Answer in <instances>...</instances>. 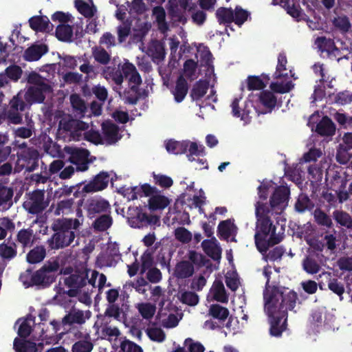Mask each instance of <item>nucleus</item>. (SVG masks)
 <instances>
[{
  "instance_id": "1",
  "label": "nucleus",
  "mask_w": 352,
  "mask_h": 352,
  "mask_svg": "<svg viewBox=\"0 0 352 352\" xmlns=\"http://www.w3.org/2000/svg\"><path fill=\"white\" fill-rule=\"evenodd\" d=\"M258 190L259 199L255 204L257 221L254 239L257 249L264 254L270 246L283 239V227L273 225L269 217L274 213H281L286 208L289 190L285 186L276 187L271 180L263 181Z\"/></svg>"
},
{
  "instance_id": "2",
  "label": "nucleus",
  "mask_w": 352,
  "mask_h": 352,
  "mask_svg": "<svg viewBox=\"0 0 352 352\" xmlns=\"http://www.w3.org/2000/svg\"><path fill=\"white\" fill-rule=\"evenodd\" d=\"M271 274V267H265L263 270V274L267 278L264 292L265 310L270 318L271 334L278 336L285 329L286 311L294 308L297 296L294 292L285 287L274 288L270 291Z\"/></svg>"
},
{
  "instance_id": "3",
  "label": "nucleus",
  "mask_w": 352,
  "mask_h": 352,
  "mask_svg": "<svg viewBox=\"0 0 352 352\" xmlns=\"http://www.w3.org/2000/svg\"><path fill=\"white\" fill-rule=\"evenodd\" d=\"M80 225L78 219H58L54 221L52 228L54 234L48 239L51 249L58 250L71 245L76 234L75 231Z\"/></svg>"
},
{
  "instance_id": "4",
  "label": "nucleus",
  "mask_w": 352,
  "mask_h": 352,
  "mask_svg": "<svg viewBox=\"0 0 352 352\" xmlns=\"http://www.w3.org/2000/svg\"><path fill=\"white\" fill-rule=\"evenodd\" d=\"M138 195L148 197V208L151 211H162L170 204L172 201L156 187L148 184L133 187V199L137 198Z\"/></svg>"
},
{
  "instance_id": "5",
  "label": "nucleus",
  "mask_w": 352,
  "mask_h": 352,
  "mask_svg": "<svg viewBox=\"0 0 352 352\" xmlns=\"http://www.w3.org/2000/svg\"><path fill=\"white\" fill-rule=\"evenodd\" d=\"M87 268L74 269L69 266L63 267L60 274L67 276L63 278L64 285L69 288L65 293L69 297H76L80 294L81 289L87 285Z\"/></svg>"
},
{
  "instance_id": "6",
  "label": "nucleus",
  "mask_w": 352,
  "mask_h": 352,
  "mask_svg": "<svg viewBox=\"0 0 352 352\" xmlns=\"http://www.w3.org/2000/svg\"><path fill=\"white\" fill-rule=\"evenodd\" d=\"M60 264L57 260H50L39 270L34 272V286L47 287L50 286L56 278L55 273L59 270Z\"/></svg>"
},
{
  "instance_id": "7",
  "label": "nucleus",
  "mask_w": 352,
  "mask_h": 352,
  "mask_svg": "<svg viewBox=\"0 0 352 352\" xmlns=\"http://www.w3.org/2000/svg\"><path fill=\"white\" fill-rule=\"evenodd\" d=\"M29 103L25 99V95L21 92L10 100L9 109L7 111V118L12 124H19L22 123L23 117L20 112L30 108Z\"/></svg>"
},
{
  "instance_id": "8",
  "label": "nucleus",
  "mask_w": 352,
  "mask_h": 352,
  "mask_svg": "<svg viewBox=\"0 0 352 352\" xmlns=\"http://www.w3.org/2000/svg\"><path fill=\"white\" fill-rule=\"evenodd\" d=\"M110 175L107 172L100 171L98 174L93 177L88 183L81 182L77 186L79 189L82 186L80 190H76L74 193V197L83 193H93L105 189L109 184Z\"/></svg>"
},
{
  "instance_id": "9",
  "label": "nucleus",
  "mask_w": 352,
  "mask_h": 352,
  "mask_svg": "<svg viewBox=\"0 0 352 352\" xmlns=\"http://www.w3.org/2000/svg\"><path fill=\"white\" fill-rule=\"evenodd\" d=\"M64 150L69 155V161L76 166V171L84 172L88 170L91 161L89 160L90 153L87 149L65 146Z\"/></svg>"
},
{
  "instance_id": "10",
  "label": "nucleus",
  "mask_w": 352,
  "mask_h": 352,
  "mask_svg": "<svg viewBox=\"0 0 352 352\" xmlns=\"http://www.w3.org/2000/svg\"><path fill=\"white\" fill-rule=\"evenodd\" d=\"M16 155V166L21 170L32 172L38 166L39 153L36 148L31 147L30 149L20 151Z\"/></svg>"
},
{
  "instance_id": "11",
  "label": "nucleus",
  "mask_w": 352,
  "mask_h": 352,
  "mask_svg": "<svg viewBox=\"0 0 352 352\" xmlns=\"http://www.w3.org/2000/svg\"><path fill=\"white\" fill-rule=\"evenodd\" d=\"M198 1H200L202 8L210 9L214 5L216 0H179V6H175L173 2H170V12L173 16L182 20L183 12L186 10L192 9Z\"/></svg>"
},
{
  "instance_id": "12",
  "label": "nucleus",
  "mask_w": 352,
  "mask_h": 352,
  "mask_svg": "<svg viewBox=\"0 0 352 352\" xmlns=\"http://www.w3.org/2000/svg\"><path fill=\"white\" fill-rule=\"evenodd\" d=\"M28 199L23 203L24 208L30 214H38L42 212L47 205L44 201L45 192L42 190H34L27 194Z\"/></svg>"
},
{
  "instance_id": "13",
  "label": "nucleus",
  "mask_w": 352,
  "mask_h": 352,
  "mask_svg": "<svg viewBox=\"0 0 352 352\" xmlns=\"http://www.w3.org/2000/svg\"><path fill=\"white\" fill-rule=\"evenodd\" d=\"M232 114L236 118H239L243 123L248 124L251 120L252 104L248 102L242 101V97L239 96L233 99L230 104Z\"/></svg>"
},
{
  "instance_id": "14",
  "label": "nucleus",
  "mask_w": 352,
  "mask_h": 352,
  "mask_svg": "<svg viewBox=\"0 0 352 352\" xmlns=\"http://www.w3.org/2000/svg\"><path fill=\"white\" fill-rule=\"evenodd\" d=\"M86 322L84 311L80 309H71L63 318V331L72 332L76 325L81 326Z\"/></svg>"
},
{
  "instance_id": "15",
  "label": "nucleus",
  "mask_w": 352,
  "mask_h": 352,
  "mask_svg": "<svg viewBox=\"0 0 352 352\" xmlns=\"http://www.w3.org/2000/svg\"><path fill=\"white\" fill-rule=\"evenodd\" d=\"M86 210L90 218H94L97 214L109 212L111 206L108 201L101 197L89 199L86 203Z\"/></svg>"
},
{
  "instance_id": "16",
  "label": "nucleus",
  "mask_w": 352,
  "mask_h": 352,
  "mask_svg": "<svg viewBox=\"0 0 352 352\" xmlns=\"http://www.w3.org/2000/svg\"><path fill=\"white\" fill-rule=\"evenodd\" d=\"M98 259L105 266H114L121 259L118 245L116 243L107 244L106 250L100 254Z\"/></svg>"
},
{
  "instance_id": "17",
  "label": "nucleus",
  "mask_w": 352,
  "mask_h": 352,
  "mask_svg": "<svg viewBox=\"0 0 352 352\" xmlns=\"http://www.w3.org/2000/svg\"><path fill=\"white\" fill-rule=\"evenodd\" d=\"M50 90L51 87L48 84H41V87H30L24 94L25 99L30 106L35 103H42L45 99V93Z\"/></svg>"
},
{
  "instance_id": "18",
  "label": "nucleus",
  "mask_w": 352,
  "mask_h": 352,
  "mask_svg": "<svg viewBox=\"0 0 352 352\" xmlns=\"http://www.w3.org/2000/svg\"><path fill=\"white\" fill-rule=\"evenodd\" d=\"M315 44L322 54L330 58H337L340 55V50L335 46L333 41L330 38L324 37L318 38Z\"/></svg>"
},
{
  "instance_id": "19",
  "label": "nucleus",
  "mask_w": 352,
  "mask_h": 352,
  "mask_svg": "<svg viewBox=\"0 0 352 352\" xmlns=\"http://www.w3.org/2000/svg\"><path fill=\"white\" fill-rule=\"evenodd\" d=\"M214 300L221 303H226L228 301V295L226 291L222 281L216 280L208 295V300Z\"/></svg>"
},
{
  "instance_id": "20",
  "label": "nucleus",
  "mask_w": 352,
  "mask_h": 352,
  "mask_svg": "<svg viewBox=\"0 0 352 352\" xmlns=\"http://www.w3.org/2000/svg\"><path fill=\"white\" fill-rule=\"evenodd\" d=\"M352 133H346L343 137V144L340 145L337 153L338 161L345 164L352 157Z\"/></svg>"
},
{
  "instance_id": "21",
  "label": "nucleus",
  "mask_w": 352,
  "mask_h": 352,
  "mask_svg": "<svg viewBox=\"0 0 352 352\" xmlns=\"http://www.w3.org/2000/svg\"><path fill=\"white\" fill-rule=\"evenodd\" d=\"M287 63V60L285 55L284 54H280L278 57V63L276 72L274 74V78L275 79H290V78H293L294 79L296 78L294 77L295 74L292 72V69L286 67Z\"/></svg>"
},
{
  "instance_id": "22",
  "label": "nucleus",
  "mask_w": 352,
  "mask_h": 352,
  "mask_svg": "<svg viewBox=\"0 0 352 352\" xmlns=\"http://www.w3.org/2000/svg\"><path fill=\"white\" fill-rule=\"evenodd\" d=\"M30 27L36 32H50L54 25L46 16H34L29 19Z\"/></svg>"
},
{
  "instance_id": "23",
  "label": "nucleus",
  "mask_w": 352,
  "mask_h": 352,
  "mask_svg": "<svg viewBox=\"0 0 352 352\" xmlns=\"http://www.w3.org/2000/svg\"><path fill=\"white\" fill-rule=\"evenodd\" d=\"M102 131L106 142L109 144L116 143L120 139L118 126L110 120L102 122Z\"/></svg>"
},
{
  "instance_id": "24",
  "label": "nucleus",
  "mask_w": 352,
  "mask_h": 352,
  "mask_svg": "<svg viewBox=\"0 0 352 352\" xmlns=\"http://www.w3.org/2000/svg\"><path fill=\"white\" fill-rule=\"evenodd\" d=\"M47 52V47L45 45H32L25 50L23 58L27 61H36Z\"/></svg>"
},
{
  "instance_id": "25",
  "label": "nucleus",
  "mask_w": 352,
  "mask_h": 352,
  "mask_svg": "<svg viewBox=\"0 0 352 352\" xmlns=\"http://www.w3.org/2000/svg\"><path fill=\"white\" fill-rule=\"evenodd\" d=\"M204 252L214 260H219L221 254V249L219 245L217 240L212 237L204 240L201 243Z\"/></svg>"
},
{
  "instance_id": "26",
  "label": "nucleus",
  "mask_w": 352,
  "mask_h": 352,
  "mask_svg": "<svg viewBox=\"0 0 352 352\" xmlns=\"http://www.w3.org/2000/svg\"><path fill=\"white\" fill-rule=\"evenodd\" d=\"M132 292V281L126 282L122 287V289L119 293V298L121 303V311H122L123 316L127 315L130 311V294Z\"/></svg>"
},
{
  "instance_id": "27",
  "label": "nucleus",
  "mask_w": 352,
  "mask_h": 352,
  "mask_svg": "<svg viewBox=\"0 0 352 352\" xmlns=\"http://www.w3.org/2000/svg\"><path fill=\"white\" fill-rule=\"evenodd\" d=\"M259 101L265 109L258 111L259 113H266L270 111L277 103V99L274 94L269 91L262 92L259 96Z\"/></svg>"
},
{
  "instance_id": "28",
  "label": "nucleus",
  "mask_w": 352,
  "mask_h": 352,
  "mask_svg": "<svg viewBox=\"0 0 352 352\" xmlns=\"http://www.w3.org/2000/svg\"><path fill=\"white\" fill-rule=\"evenodd\" d=\"M270 77L262 74L260 76H249L246 80L247 87L249 90H258L264 88L268 83Z\"/></svg>"
},
{
  "instance_id": "29",
  "label": "nucleus",
  "mask_w": 352,
  "mask_h": 352,
  "mask_svg": "<svg viewBox=\"0 0 352 352\" xmlns=\"http://www.w3.org/2000/svg\"><path fill=\"white\" fill-rule=\"evenodd\" d=\"M147 54L151 56L155 62L162 60L165 56L164 45L159 41H153L148 49Z\"/></svg>"
},
{
  "instance_id": "30",
  "label": "nucleus",
  "mask_w": 352,
  "mask_h": 352,
  "mask_svg": "<svg viewBox=\"0 0 352 352\" xmlns=\"http://www.w3.org/2000/svg\"><path fill=\"white\" fill-rule=\"evenodd\" d=\"M185 152L188 151V158L190 161H195L197 157L203 155L204 153V146L202 144H198L197 142L185 140Z\"/></svg>"
},
{
  "instance_id": "31",
  "label": "nucleus",
  "mask_w": 352,
  "mask_h": 352,
  "mask_svg": "<svg viewBox=\"0 0 352 352\" xmlns=\"http://www.w3.org/2000/svg\"><path fill=\"white\" fill-rule=\"evenodd\" d=\"M13 348L16 352H37L38 351L35 342L18 338L14 340Z\"/></svg>"
},
{
  "instance_id": "32",
  "label": "nucleus",
  "mask_w": 352,
  "mask_h": 352,
  "mask_svg": "<svg viewBox=\"0 0 352 352\" xmlns=\"http://www.w3.org/2000/svg\"><path fill=\"white\" fill-rule=\"evenodd\" d=\"M236 227L230 220L221 222L218 226L219 234L224 239L234 236L236 233Z\"/></svg>"
},
{
  "instance_id": "33",
  "label": "nucleus",
  "mask_w": 352,
  "mask_h": 352,
  "mask_svg": "<svg viewBox=\"0 0 352 352\" xmlns=\"http://www.w3.org/2000/svg\"><path fill=\"white\" fill-rule=\"evenodd\" d=\"M46 256L45 248L42 246H36L27 254L26 259L29 263L36 264L41 262Z\"/></svg>"
},
{
  "instance_id": "34",
  "label": "nucleus",
  "mask_w": 352,
  "mask_h": 352,
  "mask_svg": "<svg viewBox=\"0 0 352 352\" xmlns=\"http://www.w3.org/2000/svg\"><path fill=\"white\" fill-rule=\"evenodd\" d=\"M276 81L270 84V89L276 93L285 94L289 92L294 87V85L289 79H276Z\"/></svg>"
},
{
  "instance_id": "35",
  "label": "nucleus",
  "mask_w": 352,
  "mask_h": 352,
  "mask_svg": "<svg viewBox=\"0 0 352 352\" xmlns=\"http://www.w3.org/2000/svg\"><path fill=\"white\" fill-rule=\"evenodd\" d=\"M187 91V82L183 77L180 76L177 79L175 87L173 91L175 101L177 102H182L185 98Z\"/></svg>"
},
{
  "instance_id": "36",
  "label": "nucleus",
  "mask_w": 352,
  "mask_h": 352,
  "mask_svg": "<svg viewBox=\"0 0 352 352\" xmlns=\"http://www.w3.org/2000/svg\"><path fill=\"white\" fill-rule=\"evenodd\" d=\"M56 36L60 41H72V38L73 36L72 26L67 24L58 25L56 29Z\"/></svg>"
},
{
  "instance_id": "37",
  "label": "nucleus",
  "mask_w": 352,
  "mask_h": 352,
  "mask_svg": "<svg viewBox=\"0 0 352 352\" xmlns=\"http://www.w3.org/2000/svg\"><path fill=\"white\" fill-rule=\"evenodd\" d=\"M317 132L322 135H332L336 130L332 121L327 117H324L317 125Z\"/></svg>"
},
{
  "instance_id": "38",
  "label": "nucleus",
  "mask_w": 352,
  "mask_h": 352,
  "mask_svg": "<svg viewBox=\"0 0 352 352\" xmlns=\"http://www.w3.org/2000/svg\"><path fill=\"white\" fill-rule=\"evenodd\" d=\"M87 340H77L72 346V352H91L94 344L91 336H87Z\"/></svg>"
},
{
  "instance_id": "39",
  "label": "nucleus",
  "mask_w": 352,
  "mask_h": 352,
  "mask_svg": "<svg viewBox=\"0 0 352 352\" xmlns=\"http://www.w3.org/2000/svg\"><path fill=\"white\" fill-rule=\"evenodd\" d=\"M204 347L199 343L188 338L184 342V347H178L173 352H204Z\"/></svg>"
},
{
  "instance_id": "40",
  "label": "nucleus",
  "mask_w": 352,
  "mask_h": 352,
  "mask_svg": "<svg viewBox=\"0 0 352 352\" xmlns=\"http://www.w3.org/2000/svg\"><path fill=\"white\" fill-rule=\"evenodd\" d=\"M75 7L77 10L86 18L93 17L96 12V9L94 5L90 6L83 0H76Z\"/></svg>"
},
{
  "instance_id": "41",
  "label": "nucleus",
  "mask_w": 352,
  "mask_h": 352,
  "mask_svg": "<svg viewBox=\"0 0 352 352\" xmlns=\"http://www.w3.org/2000/svg\"><path fill=\"white\" fill-rule=\"evenodd\" d=\"M132 19L128 17L122 24L118 27V36L120 43L124 42L131 33Z\"/></svg>"
},
{
  "instance_id": "42",
  "label": "nucleus",
  "mask_w": 352,
  "mask_h": 352,
  "mask_svg": "<svg viewBox=\"0 0 352 352\" xmlns=\"http://www.w3.org/2000/svg\"><path fill=\"white\" fill-rule=\"evenodd\" d=\"M112 224V218L109 214H104L96 218L93 223L96 230L103 232L107 230Z\"/></svg>"
},
{
  "instance_id": "43",
  "label": "nucleus",
  "mask_w": 352,
  "mask_h": 352,
  "mask_svg": "<svg viewBox=\"0 0 352 352\" xmlns=\"http://www.w3.org/2000/svg\"><path fill=\"white\" fill-rule=\"evenodd\" d=\"M186 144V143H185V140L179 142L170 140L165 142V146L167 151L175 155L184 153Z\"/></svg>"
},
{
  "instance_id": "44",
  "label": "nucleus",
  "mask_w": 352,
  "mask_h": 352,
  "mask_svg": "<svg viewBox=\"0 0 352 352\" xmlns=\"http://www.w3.org/2000/svg\"><path fill=\"white\" fill-rule=\"evenodd\" d=\"M193 273L192 265L187 261L178 263L175 268V274L179 278H186L190 276Z\"/></svg>"
},
{
  "instance_id": "45",
  "label": "nucleus",
  "mask_w": 352,
  "mask_h": 352,
  "mask_svg": "<svg viewBox=\"0 0 352 352\" xmlns=\"http://www.w3.org/2000/svg\"><path fill=\"white\" fill-rule=\"evenodd\" d=\"M30 322L34 323V318L30 315L21 323L19 329L18 335L21 338H28L32 333V329Z\"/></svg>"
},
{
  "instance_id": "46",
  "label": "nucleus",
  "mask_w": 352,
  "mask_h": 352,
  "mask_svg": "<svg viewBox=\"0 0 352 352\" xmlns=\"http://www.w3.org/2000/svg\"><path fill=\"white\" fill-rule=\"evenodd\" d=\"M92 54L95 60L101 65H107L111 60L110 54L101 47L93 48Z\"/></svg>"
},
{
  "instance_id": "47",
  "label": "nucleus",
  "mask_w": 352,
  "mask_h": 352,
  "mask_svg": "<svg viewBox=\"0 0 352 352\" xmlns=\"http://www.w3.org/2000/svg\"><path fill=\"white\" fill-rule=\"evenodd\" d=\"M153 15L158 24L160 30L165 32L167 30V25L165 21L166 13L163 8L155 7L153 10Z\"/></svg>"
},
{
  "instance_id": "48",
  "label": "nucleus",
  "mask_w": 352,
  "mask_h": 352,
  "mask_svg": "<svg viewBox=\"0 0 352 352\" xmlns=\"http://www.w3.org/2000/svg\"><path fill=\"white\" fill-rule=\"evenodd\" d=\"M14 191L12 188L5 186L0 182V206L9 204H12Z\"/></svg>"
},
{
  "instance_id": "49",
  "label": "nucleus",
  "mask_w": 352,
  "mask_h": 352,
  "mask_svg": "<svg viewBox=\"0 0 352 352\" xmlns=\"http://www.w3.org/2000/svg\"><path fill=\"white\" fill-rule=\"evenodd\" d=\"M70 102L74 109H75L78 113V114L83 117L87 110L85 101L80 97L79 95L74 94L71 95Z\"/></svg>"
},
{
  "instance_id": "50",
  "label": "nucleus",
  "mask_w": 352,
  "mask_h": 352,
  "mask_svg": "<svg viewBox=\"0 0 352 352\" xmlns=\"http://www.w3.org/2000/svg\"><path fill=\"white\" fill-rule=\"evenodd\" d=\"M218 21L221 23H230L234 21V11L231 9L219 8L216 13Z\"/></svg>"
},
{
  "instance_id": "51",
  "label": "nucleus",
  "mask_w": 352,
  "mask_h": 352,
  "mask_svg": "<svg viewBox=\"0 0 352 352\" xmlns=\"http://www.w3.org/2000/svg\"><path fill=\"white\" fill-rule=\"evenodd\" d=\"M33 234L31 229H22L17 234V241L21 243L23 248L30 246Z\"/></svg>"
},
{
  "instance_id": "52",
  "label": "nucleus",
  "mask_w": 352,
  "mask_h": 352,
  "mask_svg": "<svg viewBox=\"0 0 352 352\" xmlns=\"http://www.w3.org/2000/svg\"><path fill=\"white\" fill-rule=\"evenodd\" d=\"M210 314L220 320H224L228 316L229 311L228 309L223 307L219 305H213L209 310Z\"/></svg>"
},
{
  "instance_id": "53",
  "label": "nucleus",
  "mask_w": 352,
  "mask_h": 352,
  "mask_svg": "<svg viewBox=\"0 0 352 352\" xmlns=\"http://www.w3.org/2000/svg\"><path fill=\"white\" fill-rule=\"evenodd\" d=\"M153 177L155 184L161 188H169L173 186V181L172 178L167 175L153 173Z\"/></svg>"
},
{
  "instance_id": "54",
  "label": "nucleus",
  "mask_w": 352,
  "mask_h": 352,
  "mask_svg": "<svg viewBox=\"0 0 352 352\" xmlns=\"http://www.w3.org/2000/svg\"><path fill=\"white\" fill-rule=\"evenodd\" d=\"M137 308L140 314L145 319L151 318L155 312V306L151 303H141L138 305Z\"/></svg>"
},
{
  "instance_id": "55",
  "label": "nucleus",
  "mask_w": 352,
  "mask_h": 352,
  "mask_svg": "<svg viewBox=\"0 0 352 352\" xmlns=\"http://www.w3.org/2000/svg\"><path fill=\"white\" fill-rule=\"evenodd\" d=\"M335 28L342 32H347L351 28V23L349 19L344 15L338 16L332 20Z\"/></svg>"
},
{
  "instance_id": "56",
  "label": "nucleus",
  "mask_w": 352,
  "mask_h": 352,
  "mask_svg": "<svg viewBox=\"0 0 352 352\" xmlns=\"http://www.w3.org/2000/svg\"><path fill=\"white\" fill-rule=\"evenodd\" d=\"M208 89V85L206 82L199 81L195 84L192 91V97L194 100L202 98Z\"/></svg>"
},
{
  "instance_id": "57",
  "label": "nucleus",
  "mask_w": 352,
  "mask_h": 352,
  "mask_svg": "<svg viewBox=\"0 0 352 352\" xmlns=\"http://www.w3.org/2000/svg\"><path fill=\"white\" fill-rule=\"evenodd\" d=\"M226 283L228 288L234 292L240 285L238 274L234 271H230L226 273Z\"/></svg>"
},
{
  "instance_id": "58",
  "label": "nucleus",
  "mask_w": 352,
  "mask_h": 352,
  "mask_svg": "<svg viewBox=\"0 0 352 352\" xmlns=\"http://www.w3.org/2000/svg\"><path fill=\"white\" fill-rule=\"evenodd\" d=\"M50 324L52 326V335H48L46 331H44L43 328L41 329L40 334V338L41 340H46L48 342V340L54 335L56 334L61 329H63V324L61 322H58L56 320H53L50 322Z\"/></svg>"
},
{
  "instance_id": "59",
  "label": "nucleus",
  "mask_w": 352,
  "mask_h": 352,
  "mask_svg": "<svg viewBox=\"0 0 352 352\" xmlns=\"http://www.w3.org/2000/svg\"><path fill=\"white\" fill-rule=\"evenodd\" d=\"M197 58H200L202 63L210 65L212 61V54L208 47L203 45L197 47Z\"/></svg>"
},
{
  "instance_id": "60",
  "label": "nucleus",
  "mask_w": 352,
  "mask_h": 352,
  "mask_svg": "<svg viewBox=\"0 0 352 352\" xmlns=\"http://www.w3.org/2000/svg\"><path fill=\"white\" fill-rule=\"evenodd\" d=\"M74 204L73 198L66 199L60 201L57 204L55 210V214L59 215L60 213H65L69 212Z\"/></svg>"
},
{
  "instance_id": "61",
  "label": "nucleus",
  "mask_w": 352,
  "mask_h": 352,
  "mask_svg": "<svg viewBox=\"0 0 352 352\" xmlns=\"http://www.w3.org/2000/svg\"><path fill=\"white\" fill-rule=\"evenodd\" d=\"M309 179L312 184H317L322 178L321 169L317 165H311L308 168Z\"/></svg>"
},
{
  "instance_id": "62",
  "label": "nucleus",
  "mask_w": 352,
  "mask_h": 352,
  "mask_svg": "<svg viewBox=\"0 0 352 352\" xmlns=\"http://www.w3.org/2000/svg\"><path fill=\"white\" fill-rule=\"evenodd\" d=\"M8 246L5 243L0 245V256L6 259H12L16 255V245Z\"/></svg>"
},
{
  "instance_id": "63",
  "label": "nucleus",
  "mask_w": 352,
  "mask_h": 352,
  "mask_svg": "<svg viewBox=\"0 0 352 352\" xmlns=\"http://www.w3.org/2000/svg\"><path fill=\"white\" fill-rule=\"evenodd\" d=\"M175 238L183 243H188L192 239V234L187 229L183 227L177 228L175 230Z\"/></svg>"
},
{
  "instance_id": "64",
  "label": "nucleus",
  "mask_w": 352,
  "mask_h": 352,
  "mask_svg": "<svg viewBox=\"0 0 352 352\" xmlns=\"http://www.w3.org/2000/svg\"><path fill=\"white\" fill-rule=\"evenodd\" d=\"M5 73L8 78L17 81L21 76L22 69L19 66L13 65L8 67L5 70Z\"/></svg>"
}]
</instances>
